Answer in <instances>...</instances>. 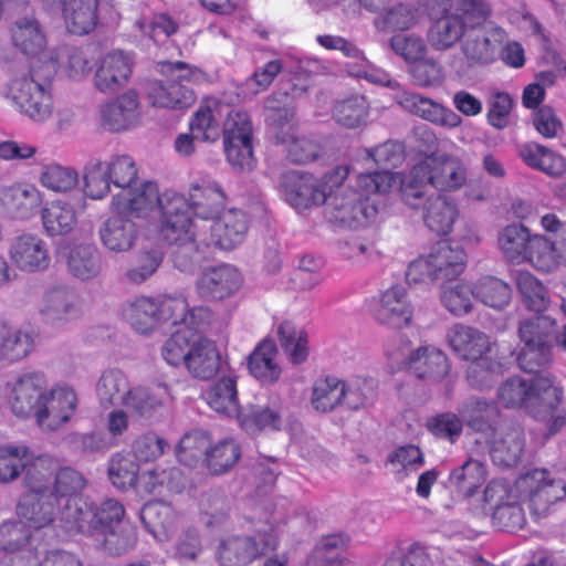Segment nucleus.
Here are the masks:
<instances>
[{
	"label": "nucleus",
	"instance_id": "nucleus-33",
	"mask_svg": "<svg viewBox=\"0 0 566 566\" xmlns=\"http://www.w3.org/2000/svg\"><path fill=\"white\" fill-rule=\"evenodd\" d=\"M241 286V276L237 269L222 264L202 273L197 282L198 293L208 300H224L233 295Z\"/></svg>",
	"mask_w": 566,
	"mask_h": 566
},
{
	"label": "nucleus",
	"instance_id": "nucleus-60",
	"mask_svg": "<svg viewBox=\"0 0 566 566\" xmlns=\"http://www.w3.org/2000/svg\"><path fill=\"white\" fill-rule=\"evenodd\" d=\"M555 321L546 315H535L520 323L518 336L523 345H552Z\"/></svg>",
	"mask_w": 566,
	"mask_h": 566
},
{
	"label": "nucleus",
	"instance_id": "nucleus-57",
	"mask_svg": "<svg viewBox=\"0 0 566 566\" xmlns=\"http://www.w3.org/2000/svg\"><path fill=\"white\" fill-rule=\"evenodd\" d=\"M473 298H475V284L457 282L442 286L441 302L455 316L469 314L473 307Z\"/></svg>",
	"mask_w": 566,
	"mask_h": 566
},
{
	"label": "nucleus",
	"instance_id": "nucleus-39",
	"mask_svg": "<svg viewBox=\"0 0 566 566\" xmlns=\"http://www.w3.org/2000/svg\"><path fill=\"white\" fill-rule=\"evenodd\" d=\"M184 365L189 374L197 379L212 378L220 368V354L216 344L208 338L199 337L188 350V357Z\"/></svg>",
	"mask_w": 566,
	"mask_h": 566
},
{
	"label": "nucleus",
	"instance_id": "nucleus-46",
	"mask_svg": "<svg viewBox=\"0 0 566 566\" xmlns=\"http://www.w3.org/2000/svg\"><path fill=\"white\" fill-rule=\"evenodd\" d=\"M33 348L31 331L0 322V358L18 361L25 358Z\"/></svg>",
	"mask_w": 566,
	"mask_h": 566
},
{
	"label": "nucleus",
	"instance_id": "nucleus-6",
	"mask_svg": "<svg viewBox=\"0 0 566 566\" xmlns=\"http://www.w3.org/2000/svg\"><path fill=\"white\" fill-rule=\"evenodd\" d=\"M43 66L32 65L29 76L14 78L8 91V96L17 109L35 123L50 119L54 111L51 81L57 63L48 55Z\"/></svg>",
	"mask_w": 566,
	"mask_h": 566
},
{
	"label": "nucleus",
	"instance_id": "nucleus-19",
	"mask_svg": "<svg viewBox=\"0 0 566 566\" xmlns=\"http://www.w3.org/2000/svg\"><path fill=\"white\" fill-rule=\"evenodd\" d=\"M9 256L12 263L25 273L45 271L51 263L46 241L34 233L15 237L10 244Z\"/></svg>",
	"mask_w": 566,
	"mask_h": 566
},
{
	"label": "nucleus",
	"instance_id": "nucleus-8",
	"mask_svg": "<svg viewBox=\"0 0 566 566\" xmlns=\"http://www.w3.org/2000/svg\"><path fill=\"white\" fill-rule=\"evenodd\" d=\"M289 95L286 93H274L269 96L264 106L271 112L268 116L274 129L276 144L285 147L287 157L295 164H306L314 160L319 153V146L314 140L300 136L293 122L295 113L287 107Z\"/></svg>",
	"mask_w": 566,
	"mask_h": 566
},
{
	"label": "nucleus",
	"instance_id": "nucleus-4",
	"mask_svg": "<svg viewBox=\"0 0 566 566\" xmlns=\"http://www.w3.org/2000/svg\"><path fill=\"white\" fill-rule=\"evenodd\" d=\"M563 390L548 375L532 380L522 377L506 379L497 389V399L505 408L525 407L532 417L543 421L549 434L566 427V409L562 407Z\"/></svg>",
	"mask_w": 566,
	"mask_h": 566
},
{
	"label": "nucleus",
	"instance_id": "nucleus-16",
	"mask_svg": "<svg viewBox=\"0 0 566 566\" xmlns=\"http://www.w3.org/2000/svg\"><path fill=\"white\" fill-rule=\"evenodd\" d=\"M375 319L385 326L400 329L411 324L413 305L403 284L385 290L374 310Z\"/></svg>",
	"mask_w": 566,
	"mask_h": 566
},
{
	"label": "nucleus",
	"instance_id": "nucleus-43",
	"mask_svg": "<svg viewBox=\"0 0 566 566\" xmlns=\"http://www.w3.org/2000/svg\"><path fill=\"white\" fill-rule=\"evenodd\" d=\"M65 264L69 273L82 281L98 276L102 261L97 249L93 244H75L65 254Z\"/></svg>",
	"mask_w": 566,
	"mask_h": 566
},
{
	"label": "nucleus",
	"instance_id": "nucleus-41",
	"mask_svg": "<svg viewBox=\"0 0 566 566\" xmlns=\"http://www.w3.org/2000/svg\"><path fill=\"white\" fill-rule=\"evenodd\" d=\"M428 255L438 280L450 281L465 269L467 254L459 244L439 242Z\"/></svg>",
	"mask_w": 566,
	"mask_h": 566
},
{
	"label": "nucleus",
	"instance_id": "nucleus-64",
	"mask_svg": "<svg viewBox=\"0 0 566 566\" xmlns=\"http://www.w3.org/2000/svg\"><path fill=\"white\" fill-rule=\"evenodd\" d=\"M516 284L532 311L539 313L546 310L549 303L547 290L537 277L528 271H522L517 274Z\"/></svg>",
	"mask_w": 566,
	"mask_h": 566
},
{
	"label": "nucleus",
	"instance_id": "nucleus-45",
	"mask_svg": "<svg viewBox=\"0 0 566 566\" xmlns=\"http://www.w3.org/2000/svg\"><path fill=\"white\" fill-rule=\"evenodd\" d=\"M248 367L251 375L260 381L265 384L276 381L281 376V367L277 363V348L274 340L261 342L250 354Z\"/></svg>",
	"mask_w": 566,
	"mask_h": 566
},
{
	"label": "nucleus",
	"instance_id": "nucleus-31",
	"mask_svg": "<svg viewBox=\"0 0 566 566\" xmlns=\"http://www.w3.org/2000/svg\"><path fill=\"white\" fill-rule=\"evenodd\" d=\"M248 229L247 214L239 209H229L213 219L211 240L220 249L232 250L243 242Z\"/></svg>",
	"mask_w": 566,
	"mask_h": 566
},
{
	"label": "nucleus",
	"instance_id": "nucleus-55",
	"mask_svg": "<svg viewBox=\"0 0 566 566\" xmlns=\"http://www.w3.org/2000/svg\"><path fill=\"white\" fill-rule=\"evenodd\" d=\"M279 340L290 361L300 365L307 359V334L290 321L282 322L277 327Z\"/></svg>",
	"mask_w": 566,
	"mask_h": 566
},
{
	"label": "nucleus",
	"instance_id": "nucleus-53",
	"mask_svg": "<svg viewBox=\"0 0 566 566\" xmlns=\"http://www.w3.org/2000/svg\"><path fill=\"white\" fill-rule=\"evenodd\" d=\"M345 382L336 377L317 379L314 382L311 405L316 411L329 412L343 405Z\"/></svg>",
	"mask_w": 566,
	"mask_h": 566
},
{
	"label": "nucleus",
	"instance_id": "nucleus-27",
	"mask_svg": "<svg viewBox=\"0 0 566 566\" xmlns=\"http://www.w3.org/2000/svg\"><path fill=\"white\" fill-rule=\"evenodd\" d=\"M137 224L126 214L112 211L98 229L102 244L112 252H127L138 239Z\"/></svg>",
	"mask_w": 566,
	"mask_h": 566
},
{
	"label": "nucleus",
	"instance_id": "nucleus-24",
	"mask_svg": "<svg viewBox=\"0 0 566 566\" xmlns=\"http://www.w3.org/2000/svg\"><path fill=\"white\" fill-rule=\"evenodd\" d=\"M133 54L120 50L105 54L94 75L95 87L103 93L114 92L124 86L133 72Z\"/></svg>",
	"mask_w": 566,
	"mask_h": 566
},
{
	"label": "nucleus",
	"instance_id": "nucleus-54",
	"mask_svg": "<svg viewBox=\"0 0 566 566\" xmlns=\"http://www.w3.org/2000/svg\"><path fill=\"white\" fill-rule=\"evenodd\" d=\"M30 455V448L23 443L0 446V483L8 484L18 480Z\"/></svg>",
	"mask_w": 566,
	"mask_h": 566
},
{
	"label": "nucleus",
	"instance_id": "nucleus-59",
	"mask_svg": "<svg viewBox=\"0 0 566 566\" xmlns=\"http://www.w3.org/2000/svg\"><path fill=\"white\" fill-rule=\"evenodd\" d=\"M347 57L353 60L344 66L349 76L364 78L369 83L387 86L392 90L399 88V83L391 78L388 72L368 61L363 50L360 56Z\"/></svg>",
	"mask_w": 566,
	"mask_h": 566
},
{
	"label": "nucleus",
	"instance_id": "nucleus-21",
	"mask_svg": "<svg viewBox=\"0 0 566 566\" xmlns=\"http://www.w3.org/2000/svg\"><path fill=\"white\" fill-rule=\"evenodd\" d=\"M395 99L407 112L434 125L457 128L462 124L461 116L454 111L419 94L403 91L397 93Z\"/></svg>",
	"mask_w": 566,
	"mask_h": 566
},
{
	"label": "nucleus",
	"instance_id": "nucleus-9",
	"mask_svg": "<svg viewBox=\"0 0 566 566\" xmlns=\"http://www.w3.org/2000/svg\"><path fill=\"white\" fill-rule=\"evenodd\" d=\"M161 72L169 73L170 77L149 85L147 96L150 104L176 111L190 107L196 102V94L188 84L202 82L206 74L200 69L180 61L163 64Z\"/></svg>",
	"mask_w": 566,
	"mask_h": 566
},
{
	"label": "nucleus",
	"instance_id": "nucleus-63",
	"mask_svg": "<svg viewBox=\"0 0 566 566\" xmlns=\"http://www.w3.org/2000/svg\"><path fill=\"white\" fill-rule=\"evenodd\" d=\"M40 182L44 188L54 192H66L77 186L78 174L71 167L49 164L42 167Z\"/></svg>",
	"mask_w": 566,
	"mask_h": 566
},
{
	"label": "nucleus",
	"instance_id": "nucleus-58",
	"mask_svg": "<svg viewBox=\"0 0 566 566\" xmlns=\"http://www.w3.org/2000/svg\"><path fill=\"white\" fill-rule=\"evenodd\" d=\"M241 449L233 439H222L209 444L206 463L213 474H222L229 471L240 459Z\"/></svg>",
	"mask_w": 566,
	"mask_h": 566
},
{
	"label": "nucleus",
	"instance_id": "nucleus-44",
	"mask_svg": "<svg viewBox=\"0 0 566 566\" xmlns=\"http://www.w3.org/2000/svg\"><path fill=\"white\" fill-rule=\"evenodd\" d=\"M209 407L216 412L227 417H238L241 413L237 379L233 376H224L213 382L205 394Z\"/></svg>",
	"mask_w": 566,
	"mask_h": 566
},
{
	"label": "nucleus",
	"instance_id": "nucleus-17",
	"mask_svg": "<svg viewBox=\"0 0 566 566\" xmlns=\"http://www.w3.org/2000/svg\"><path fill=\"white\" fill-rule=\"evenodd\" d=\"M506 40V32L489 23L488 28L467 30L462 42V53L470 65H483L495 60Z\"/></svg>",
	"mask_w": 566,
	"mask_h": 566
},
{
	"label": "nucleus",
	"instance_id": "nucleus-23",
	"mask_svg": "<svg viewBox=\"0 0 566 566\" xmlns=\"http://www.w3.org/2000/svg\"><path fill=\"white\" fill-rule=\"evenodd\" d=\"M60 505L61 501L52 491L42 493L24 492L18 503L17 512L30 526L43 528L56 520L57 513L59 516L61 515L63 509L59 510ZM57 522L61 527L60 517Z\"/></svg>",
	"mask_w": 566,
	"mask_h": 566
},
{
	"label": "nucleus",
	"instance_id": "nucleus-10",
	"mask_svg": "<svg viewBox=\"0 0 566 566\" xmlns=\"http://www.w3.org/2000/svg\"><path fill=\"white\" fill-rule=\"evenodd\" d=\"M515 490L536 517L545 516L553 504L566 497L565 480L546 469L522 474L515 482Z\"/></svg>",
	"mask_w": 566,
	"mask_h": 566
},
{
	"label": "nucleus",
	"instance_id": "nucleus-37",
	"mask_svg": "<svg viewBox=\"0 0 566 566\" xmlns=\"http://www.w3.org/2000/svg\"><path fill=\"white\" fill-rule=\"evenodd\" d=\"M459 217L454 200L441 195H432L422 203V220L426 227L437 234H448Z\"/></svg>",
	"mask_w": 566,
	"mask_h": 566
},
{
	"label": "nucleus",
	"instance_id": "nucleus-49",
	"mask_svg": "<svg viewBox=\"0 0 566 566\" xmlns=\"http://www.w3.org/2000/svg\"><path fill=\"white\" fill-rule=\"evenodd\" d=\"M124 317L137 333H151L158 325L155 297L144 295L134 297L127 302Z\"/></svg>",
	"mask_w": 566,
	"mask_h": 566
},
{
	"label": "nucleus",
	"instance_id": "nucleus-51",
	"mask_svg": "<svg viewBox=\"0 0 566 566\" xmlns=\"http://www.w3.org/2000/svg\"><path fill=\"white\" fill-rule=\"evenodd\" d=\"M130 388L127 376L117 368L104 370L95 387L96 396L103 407L120 406Z\"/></svg>",
	"mask_w": 566,
	"mask_h": 566
},
{
	"label": "nucleus",
	"instance_id": "nucleus-35",
	"mask_svg": "<svg viewBox=\"0 0 566 566\" xmlns=\"http://www.w3.org/2000/svg\"><path fill=\"white\" fill-rule=\"evenodd\" d=\"M401 356L403 358L401 360L397 355H394V359L405 364L419 378L441 379L449 371L447 356L434 347H419L408 357L403 354Z\"/></svg>",
	"mask_w": 566,
	"mask_h": 566
},
{
	"label": "nucleus",
	"instance_id": "nucleus-38",
	"mask_svg": "<svg viewBox=\"0 0 566 566\" xmlns=\"http://www.w3.org/2000/svg\"><path fill=\"white\" fill-rule=\"evenodd\" d=\"M59 469V458L48 453L34 455L31 451V455L29 460H27V465L23 470L25 492H51L54 476Z\"/></svg>",
	"mask_w": 566,
	"mask_h": 566
},
{
	"label": "nucleus",
	"instance_id": "nucleus-62",
	"mask_svg": "<svg viewBox=\"0 0 566 566\" xmlns=\"http://www.w3.org/2000/svg\"><path fill=\"white\" fill-rule=\"evenodd\" d=\"M369 105L365 96L354 95L338 101L334 106V117L340 125L355 128L366 122Z\"/></svg>",
	"mask_w": 566,
	"mask_h": 566
},
{
	"label": "nucleus",
	"instance_id": "nucleus-2",
	"mask_svg": "<svg viewBox=\"0 0 566 566\" xmlns=\"http://www.w3.org/2000/svg\"><path fill=\"white\" fill-rule=\"evenodd\" d=\"M111 210L135 218L157 221L160 235L169 244L189 241L190 209L187 199L174 191L159 192L155 182L119 190L111 201Z\"/></svg>",
	"mask_w": 566,
	"mask_h": 566
},
{
	"label": "nucleus",
	"instance_id": "nucleus-29",
	"mask_svg": "<svg viewBox=\"0 0 566 566\" xmlns=\"http://www.w3.org/2000/svg\"><path fill=\"white\" fill-rule=\"evenodd\" d=\"M42 203V193L34 186L17 185L0 189V214L12 219L32 218Z\"/></svg>",
	"mask_w": 566,
	"mask_h": 566
},
{
	"label": "nucleus",
	"instance_id": "nucleus-25",
	"mask_svg": "<svg viewBox=\"0 0 566 566\" xmlns=\"http://www.w3.org/2000/svg\"><path fill=\"white\" fill-rule=\"evenodd\" d=\"M169 398V388L164 384L130 386L120 406L129 413L132 419H150Z\"/></svg>",
	"mask_w": 566,
	"mask_h": 566
},
{
	"label": "nucleus",
	"instance_id": "nucleus-13",
	"mask_svg": "<svg viewBox=\"0 0 566 566\" xmlns=\"http://www.w3.org/2000/svg\"><path fill=\"white\" fill-rule=\"evenodd\" d=\"M78 397L73 387L55 385L44 390L41 406L36 409V423L44 431H56L74 417Z\"/></svg>",
	"mask_w": 566,
	"mask_h": 566
},
{
	"label": "nucleus",
	"instance_id": "nucleus-36",
	"mask_svg": "<svg viewBox=\"0 0 566 566\" xmlns=\"http://www.w3.org/2000/svg\"><path fill=\"white\" fill-rule=\"evenodd\" d=\"M140 520L160 543L169 541L178 526L177 512L170 504L163 501L146 503L140 511Z\"/></svg>",
	"mask_w": 566,
	"mask_h": 566
},
{
	"label": "nucleus",
	"instance_id": "nucleus-14",
	"mask_svg": "<svg viewBox=\"0 0 566 566\" xmlns=\"http://www.w3.org/2000/svg\"><path fill=\"white\" fill-rule=\"evenodd\" d=\"M142 119V104L134 90L126 91L98 108L99 125L113 133L134 129Z\"/></svg>",
	"mask_w": 566,
	"mask_h": 566
},
{
	"label": "nucleus",
	"instance_id": "nucleus-20",
	"mask_svg": "<svg viewBox=\"0 0 566 566\" xmlns=\"http://www.w3.org/2000/svg\"><path fill=\"white\" fill-rule=\"evenodd\" d=\"M484 442L489 446L494 464L503 468L516 465L525 446L523 430L506 422L499 424V428Z\"/></svg>",
	"mask_w": 566,
	"mask_h": 566
},
{
	"label": "nucleus",
	"instance_id": "nucleus-34",
	"mask_svg": "<svg viewBox=\"0 0 566 566\" xmlns=\"http://www.w3.org/2000/svg\"><path fill=\"white\" fill-rule=\"evenodd\" d=\"M81 209L67 200H53L41 210L42 227L48 237L71 233L77 226Z\"/></svg>",
	"mask_w": 566,
	"mask_h": 566
},
{
	"label": "nucleus",
	"instance_id": "nucleus-50",
	"mask_svg": "<svg viewBox=\"0 0 566 566\" xmlns=\"http://www.w3.org/2000/svg\"><path fill=\"white\" fill-rule=\"evenodd\" d=\"M533 234L520 223L504 227L497 234V244L504 258L511 262H523L527 255Z\"/></svg>",
	"mask_w": 566,
	"mask_h": 566
},
{
	"label": "nucleus",
	"instance_id": "nucleus-48",
	"mask_svg": "<svg viewBox=\"0 0 566 566\" xmlns=\"http://www.w3.org/2000/svg\"><path fill=\"white\" fill-rule=\"evenodd\" d=\"M375 17L373 24L380 32H397L409 30L417 24L418 12L415 7L397 2L390 7L385 6Z\"/></svg>",
	"mask_w": 566,
	"mask_h": 566
},
{
	"label": "nucleus",
	"instance_id": "nucleus-11",
	"mask_svg": "<svg viewBox=\"0 0 566 566\" xmlns=\"http://www.w3.org/2000/svg\"><path fill=\"white\" fill-rule=\"evenodd\" d=\"M229 165L237 171L249 172L255 167L252 145V123L247 112L230 105L224 116L222 134Z\"/></svg>",
	"mask_w": 566,
	"mask_h": 566
},
{
	"label": "nucleus",
	"instance_id": "nucleus-22",
	"mask_svg": "<svg viewBox=\"0 0 566 566\" xmlns=\"http://www.w3.org/2000/svg\"><path fill=\"white\" fill-rule=\"evenodd\" d=\"M9 33L13 48L29 57L39 56L46 49L45 28L34 13L17 17L10 25Z\"/></svg>",
	"mask_w": 566,
	"mask_h": 566
},
{
	"label": "nucleus",
	"instance_id": "nucleus-18",
	"mask_svg": "<svg viewBox=\"0 0 566 566\" xmlns=\"http://www.w3.org/2000/svg\"><path fill=\"white\" fill-rule=\"evenodd\" d=\"M48 387L46 376L41 371L21 375L11 385L9 405L12 412L20 418L34 416L40 408L44 390Z\"/></svg>",
	"mask_w": 566,
	"mask_h": 566
},
{
	"label": "nucleus",
	"instance_id": "nucleus-47",
	"mask_svg": "<svg viewBox=\"0 0 566 566\" xmlns=\"http://www.w3.org/2000/svg\"><path fill=\"white\" fill-rule=\"evenodd\" d=\"M464 22L458 14H447L437 19L428 30V42L436 51L453 48L465 34Z\"/></svg>",
	"mask_w": 566,
	"mask_h": 566
},
{
	"label": "nucleus",
	"instance_id": "nucleus-42",
	"mask_svg": "<svg viewBox=\"0 0 566 566\" xmlns=\"http://www.w3.org/2000/svg\"><path fill=\"white\" fill-rule=\"evenodd\" d=\"M98 2L99 0H61L67 30L78 35L91 32L96 25Z\"/></svg>",
	"mask_w": 566,
	"mask_h": 566
},
{
	"label": "nucleus",
	"instance_id": "nucleus-12",
	"mask_svg": "<svg viewBox=\"0 0 566 566\" xmlns=\"http://www.w3.org/2000/svg\"><path fill=\"white\" fill-rule=\"evenodd\" d=\"M276 545V534L268 526L258 531L256 536H231L223 539L219 544L217 556L220 566H245L260 555L275 549Z\"/></svg>",
	"mask_w": 566,
	"mask_h": 566
},
{
	"label": "nucleus",
	"instance_id": "nucleus-52",
	"mask_svg": "<svg viewBox=\"0 0 566 566\" xmlns=\"http://www.w3.org/2000/svg\"><path fill=\"white\" fill-rule=\"evenodd\" d=\"M486 470L479 459L470 457L450 473L449 482L462 496L469 497L485 482Z\"/></svg>",
	"mask_w": 566,
	"mask_h": 566
},
{
	"label": "nucleus",
	"instance_id": "nucleus-7",
	"mask_svg": "<svg viewBox=\"0 0 566 566\" xmlns=\"http://www.w3.org/2000/svg\"><path fill=\"white\" fill-rule=\"evenodd\" d=\"M227 196L219 184L216 181H202L195 184L189 192L190 209V235L189 241H179L178 248L174 253V263L176 268L184 272L192 271L201 260L197 251L195 233L192 232V217L196 216L202 220H213L223 211Z\"/></svg>",
	"mask_w": 566,
	"mask_h": 566
},
{
	"label": "nucleus",
	"instance_id": "nucleus-40",
	"mask_svg": "<svg viewBox=\"0 0 566 566\" xmlns=\"http://www.w3.org/2000/svg\"><path fill=\"white\" fill-rule=\"evenodd\" d=\"M459 412L468 427L481 434V438L475 440L476 443H482V440L489 439L499 428L494 424V419L499 416V409L493 402L485 399L472 397L461 406Z\"/></svg>",
	"mask_w": 566,
	"mask_h": 566
},
{
	"label": "nucleus",
	"instance_id": "nucleus-56",
	"mask_svg": "<svg viewBox=\"0 0 566 566\" xmlns=\"http://www.w3.org/2000/svg\"><path fill=\"white\" fill-rule=\"evenodd\" d=\"M512 297L511 286L494 276H483L475 282V298L493 310L505 308Z\"/></svg>",
	"mask_w": 566,
	"mask_h": 566
},
{
	"label": "nucleus",
	"instance_id": "nucleus-28",
	"mask_svg": "<svg viewBox=\"0 0 566 566\" xmlns=\"http://www.w3.org/2000/svg\"><path fill=\"white\" fill-rule=\"evenodd\" d=\"M447 340L453 353L464 360H476L491 352L490 337L482 331L455 324L447 332Z\"/></svg>",
	"mask_w": 566,
	"mask_h": 566
},
{
	"label": "nucleus",
	"instance_id": "nucleus-61",
	"mask_svg": "<svg viewBox=\"0 0 566 566\" xmlns=\"http://www.w3.org/2000/svg\"><path fill=\"white\" fill-rule=\"evenodd\" d=\"M198 335L189 327H181L170 335L161 348L163 358L171 366L185 364L188 350Z\"/></svg>",
	"mask_w": 566,
	"mask_h": 566
},
{
	"label": "nucleus",
	"instance_id": "nucleus-26",
	"mask_svg": "<svg viewBox=\"0 0 566 566\" xmlns=\"http://www.w3.org/2000/svg\"><path fill=\"white\" fill-rule=\"evenodd\" d=\"M40 314L46 325L64 326L80 314L76 294L65 286L48 290L42 298Z\"/></svg>",
	"mask_w": 566,
	"mask_h": 566
},
{
	"label": "nucleus",
	"instance_id": "nucleus-15",
	"mask_svg": "<svg viewBox=\"0 0 566 566\" xmlns=\"http://www.w3.org/2000/svg\"><path fill=\"white\" fill-rule=\"evenodd\" d=\"M281 188L285 200L296 209L321 206L326 201L325 174L321 179L297 170L281 176Z\"/></svg>",
	"mask_w": 566,
	"mask_h": 566
},
{
	"label": "nucleus",
	"instance_id": "nucleus-30",
	"mask_svg": "<svg viewBox=\"0 0 566 566\" xmlns=\"http://www.w3.org/2000/svg\"><path fill=\"white\" fill-rule=\"evenodd\" d=\"M229 114V104L213 97L205 98L190 120V129L197 138L216 142L222 134L224 116Z\"/></svg>",
	"mask_w": 566,
	"mask_h": 566
},
{
	"label": "nucleus",
	"instance_id": "nucleus-32",
	"mask_svg": "<svg viewBox=\"0 0 566 566\" xmlns=\"http://www.w3.org/2000/svg\"><path fill=\"white\" fill-rule=\"evenodd\" d=\"M525 262L542 273H552L566 266V242L533 234Z\"/></svg>",
	"mask_w": 566,
	"mask_h": 566
},
{
	"label": "nucleus",
	"instance_id": "nucleus-1",
	"mask_svg": "<svg viewBox=\"0 0 566 566\" xmlns=\"http://www.w3.org/2000/svg\"><path fill=\"white\" fill-rule=\"evenodd\" d=\"M349 172V166L340 165L325 174L324 217L336 227L359 229L377 217L378 207L370 196L389 192L399 178L387 169L363 172L357 176L355 187L348 180Z\"/></svg>",
	"mask_w": 566,
	"mask_h": 566
},
{
	"label": "nucleus",
	"instance_id": "nucleus-3",
	"mask_svg": "<svg viewBox=\"0 0 566 566\" xmlns=\"http://www.w3.org/2000/svg\"><path fill=\"white\" fill-rule=\"evenodd\" d=\"M125 509L115 499H106L98 505L82 497H72L63 505L61 528L66 533H82L95 537L113 554H123L136 543V528L124 524Z\"/></svg>",
	"mask_w": 566,
	"mask_h": 566
},
{
	"label": "nucleus",
	"instance_id": "nucleus-5",
	"mask_svg": "<svg viewBox=\"0 0 566 566\" xmlns=\"http://www.w3.org/2000/svg\"><path fill=\"white\" fill-rule=\"evenodd\" d=\"M395 176L399 178L403 201L416 209L420 207L424 186L430 185L439 191H455L467 181V168L458 156L432 153L416 164L406 179L399 174Z\"/></svg>",
	"mask_w": 566,
	"mask_h": 566
}]
</instances>
